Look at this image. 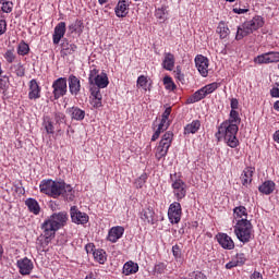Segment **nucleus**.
Returning a JSON list of instances; mask_svg holds the SVG:
<instances>
[{
  "label": "nucleus",
  "instance_id": "f257e3e1",
  "mask_svg": "<svg viewBox=\"0 0 279 279\" xmlns=\"http://www.w3.org/2000/svg\"><path fill=\"white\" fill-rule=\"evenodd\" d=\"M40 192L50 197H63L66 202H73L75 199V190L64 182L44 180L39 185Z\"/></svg>",
  "mask_w": 279,
  "mask_h": 279
},
{
  "label": "nucleus",
  "instance_id": "f03ea898",
  "mask_svg": "<svg viewBox=\"0 0 279 279\" xmlns=\"http://www.w3.org/2000/svg\"><path fill=\"white\" fill-rule=\"evenodd\" d=\"M66 221H69V216L64 211L54 213L44 221L41 230L44 231L46 243H49L51 238L56 236V232H58L60 228H64V226H66Z\"/></svg>",
  "mask_w": 279,
  "mask_h": 279
},
{
  "label": "nucleus",
  "instance_id": "7ed1b4c3",
  "mask_svg": "<svg viewBox=\"0 0 279 279\" xmlns=\"http://www.w3.org/2000/svg\"><path fill=\"white\" fill-rule=\"evenodd\" d=\"M238 132L239 126L236 124H232V122H222L218 128L216 138H218V141L223 138L229 147L234 148L239 146V140L236 138Z\"/></svg>",
  "mask_w": 279,
  "mask_h": 279
},
{
  "label": "nucleus",
  "instance_id": "20e7f679",
  "mask_svg": "<svg viewBox=\"0 0 279 279\" xmlns=\"http://www.w3.org/2000/svg\"><path fill=\"white\" fill-rule=\"evenodd\" d=\"M263 25H265V21L258 15L247 22H244L241 26L238 27L235 40H243L245 36L254 34V32H256V29H260Z\"/></svg>",
  "mask_w": 279,
  "mask_h": 279
},
{
  "label": "nucleus",
  "instance_id": "39448f33",
  "mask_svg": "<svg viewBox=\"0 0 279 279\" xmlns=\"http://www.w3.org/2000/svg\"><path fill=\"white\" fill-rule=\"evenodd\" d=\"M252 222L250 220L242 218L238 220L234 226V234L241 243H250L252 239Z\"/></svg>",
  "mask_w": 279,
  "mask_h": 279
},
{
  "label": "nucleus",
  "instance_id": "423d86ee",
  "mask_svg": "<svg viewBox=\"0 0 279 279\" xmlns=\"http://www.w3.org/2000/svg\"><path fill=\"white\" fill-rule=\"evenodd\" d=\"M88 82L92 86H97V88H106L110 82L108 81V74L101 72L97 68H93L89 72Z\"/></svg>",
  "mask_w": 279,
  "mask_h": 279
},
{
  "label": "nucleus",
  "instance_id": "0eeeda50",
  "mask_svg": "<svg viewBox=\"0 0 279 279\" xmlns=\"http://www.w3.org/2000/svg\"><path fill=\"white\" fill-rule=\"evenodd\" d=\"M173 142V132L168 131L162 135V138L157 147L156 158L160 160V158H165L169 153V148L171 147V143Z\"/></svg>",
  "mask_w": 279,
  "mask_h": 279
},
{
  "label": "nucleus",
  "instance_id": "6e6552de",
  "mask_svg": "<svg viewBox=\"0 0 279 279\" xmlns=\"http://www.w3.org/2000/svg\"><path fill=\"white\" fill-rule=\"evenodd\" d=\"M168 217L171 223H180V220L182 219V205L178 202L170 204Z\"/></svg>",
  "mask_w": 279,
  "mask_h": 279
},
{
  "label": "nucleus",
  "instance_id": "1a4fd4ad",
  "mask_svg": "<svg viewBox=\"0 0 279 279\" xmlns=\"http://www.w3.org/2000/svg\"><path fill=\"white\" fill-rule=\"evenodd\" d=\"M54 99L66 95V77H59L52 83Z\"/></svg>",
  "mask_w": 279,
  "mask_h": 279
},
{
  "label": "nucleus",
  "instance_id": "9d476101",
  "mask_svg": "<svg viewBox=\"0 0 279 279\" xmlns=\"http://www.w3.org/2000/svg\"><path fill=\"white\" fill-rule=\"evenodd\" d=\"M16 267L21 276H29V274L34 271V262H32V259L27 257H24V258L17 259Z\"/></svg>",
  "mask_w": 279,
  "mask_h": 279
},
{
  "label": "nucleus",
  "instance_id": "9b49d317",
  "mask_svg": "<svg viewBox=\"0 0 279 279\" xmlns=\"http://www.w3.org/2000/svg\"><path fill=\"white\" fill-rule=\"evenodd\" d=\"M173 195L177 197L178 202L186 197V183L184 181L177 179L172 181Z\"/></svg>",
  "mask_w": 279,
  "mask_h": 279
},
{
  "label": "nucleus",
  "instance_id": "f8f14e48",
  "mask_svg": "<svg viewBox=\"0 0 279 279\" xmlns=\"http://www.w3.org/2000/svg\"><path fill=\"white\" fill-rule=\"evenodd\" d=\"M70 215L73 223L77 226H84V223H88V215L86 213L80 211L75 206L71 207Z\"/></svg>",
  "mask_w": 279,
  "mask_h": 279
},
{
  "label": "nucleus",
  "instance_id": "ddd939ff",
  "mask_svg": "<svg viewBox=\"0 0 279 279\" xmlns=\"http://www.w3.org/2000/svg\"><path fill=\"white\" fill-rule=\"evenodd\" d=\"M195 66L198 71V73L202 75V77H208V58L197 54L195 57Z\"/></svg>",
  "mask_w": 279,
  "mask_h": 279
},
{
  "label": "nucleus",
  "instance_id": "4468645a",
  "mask_svg": "<svg viewBox=\"0 0 279 279\" xmlns=\"http://www.w3.org/2000/svg\"><path fill=\"white\" fill-rule=\"evenodd\" d=\"M216 239L223 250H234V241L227 233H218Z\"/></svg>",
  "mask_w": 279,
  "mask_h": 279
},
{
  "label": "nucleus",
  "instance_id": "2eb2a0df",
  "mask_svg": "<svg viewBox=\"0 0 279 279\" xmlns=\"http://www.w3.org/2000/svg\"><path fill=\"white\" fill-rule=\"evenodd\" d=\"M64 34H66V23L60 22L54 27L53 45H60V40H62V38H64Z\"/></svg>",
  "mask_w": 279,
  "mask_h": 279
},
{
  "label": "nucleus",
  "instance_id": "dca6fc26",
  "mask_svg": "<svg viewBox=\"0 0 279 279\" xmlns=\"http://www.w3.org/2000/svg\"><path fill=\"white\" fill-rule=\"evenodd\" d=\"M123 232H125V229L123 227H112L108 232V241L110 243H117L121 236H123Z\"/></svg>",
  "mask_w": 279,
  "mask_h": 279
},
{
  "label": "nucleus",
  "instance_id": "f3484780",
  "mask_svg": "<svg viewBox=\"0 0 279 279\" xmlns=\"http://www.w3.org/2000/svg\"><path fill=\"white\" fill-rule=\"evenodd\" d=\"M68 82L71 95L77 96L82 88V85L80 84V78H77V76L75 75H70Z\"/></svg>",
  "mask_w": 279,
  "mask_h": 279
},
{
  "label": "nucleus",
  "instance_id": "a211bd4d",
  "mask_svg": "<svg viewBox=\"0 0 279 279\" xmlns=\"http://www.w3.org/2000/svg\"><path fill=\"white\" fill-rule=\"evenodd\" d=\"M28 99H40V86L34 78L29 81Z\"/></svg>",
  "mask_w": 279,
  "mask_h": 279
},
{
  "label": "nucleus",
  "instance_id": "6ab92c4d",
  "mask_svg": "<svg viewBox=\"0 0 279 279\" xmlns=\"http://www.w3.org/2000/svg\"><path fill=\"white\" fill-rule=\"evenodd\" d=\"M130 5V3L128 2V0H119L117 7H116V15L119 19H123L125 16H128V7Z\"/></svg>",
  "mask_w": 279,
  "mask_h": 279
},
{
  "label": "nucleus",
  "instance_id": "aec40b11",
  "mask_svg": "<svg viewBox=\"0 0 279 279\" xmlns=\"http://www.w3.org/2000/svg\"><path fill=\"white\" fill-rule=\"evenodd\" d=\"M141 219L145 221V223H151L154 225L156 221V213L154 211V208L148 207L141 213Z\"/></svg>",
  "mask_w": 279,
  "mask_h": 279
},
{
  "label": "nucleus",
  "instance_id": "412c9836",
  "mask_svg": "<svg viewBox=\"0 0 279 279\" xmlns=\"http://www.w3.org/2000/svg\"><path fill=\"white\" fill-rule=\"evenodd\" d=\"M165 59L162 61V66L166 71H173V66H175V56L171 52H166Z\"/></svg>",
  "mask_w": 279,
  "mask_h": 279
},
{
  "label": "nucleus",
  "instance_id": "4be33fe9",
  "mask_svg": "<svg viewBox=\"0 0 279 279\" xmlns=\"http://www.w3.org/2000/svg\"><path fill=\"white\" fill-rule=\"evenodd\" d=\"M254 177V168L247 167L243 170V173L241 174V182L243 186H247L248 184H252V178Z\"/></svg>",
  "mask_w": 279,
  "mask_h": 279
},
{
  "label": "nucleus",
  "instance_id": "5701e85b",
  "mask_svg": "<svg viewBox=\"0 0 279 279\" xmlns=\"http://www.w3.org/2000/svg\"><path fill=\"white\" fill-rule=\"evenodd\" d=\"M275 189H276V183H274V181H266L262 185H259L258 191L264 195H271Z\"/></svg>",
  "mask_w": 279,
  "mask_h": 279
},
{
  "label": "nucleus",
  "instance_id": "b1692460",
  "mask_svg": "<svg viewBox=\"0 0 279 279\" xmlns=\"http://www.w3.org/2000/svg\"><path fill=\"white\" fill-rule=\"evenodd\" d=\"M25 205L27 206L29 213L33 215H39L40 213V205H38V201L34 198H27L25 201Z\"/></svg>",
  "mask_w": 279,
  "mask_h": 279
},
{
  "label": "nucleus",
  "instance_id": "393cba45",
  "mask_svg": "<svg viewBox=\"0 0 279 279\" xmlns=\"http://www.w3.org/2000/svg\"><path fill=\"white\" fill-rule=\"evenodd\" d=\"M202 128V122L199 120H194L186 124L184 128V134H196V132Z\"/></svg>",
  "mask_w": 279,
  "mask_h": 279
},
{
  "label": "nucleus",
  "instance_id": "a878e982",
  "mask_svg": "<svg viewBox=\"0 0 279 279\" xmlns=\"http://www.w3.org/2000/svg\"><path fill=\"white\" fill-rule=\"evenodd\" d=\"M216 32L217 34H219L221 39L228 38V36H230V28L228 27V24H226V22L223 21L219 22Z\"/></svg>",
  "mask_w": 279,
  "mask_h": 279
},
{
  "label": "nucleus",
  "instance_id": "bb28decb",
  "mask_svg": "<svg viewBox=\"0 0 279 279\" xmlns=\"http://www.w3.org/2000/svg\"><path fill=\"white\" fill-rule=\"evenodd\" d=\"M138 271V264L134 262H128L123 266L124 276H130L132 274H136Z\"/></svg>",
  "mask_w": 279,
  "mask_h": 279
},
{
  "label": "nucleus",
  "instance_id": "cd10ccee",
  "mask_svg": "<svg viewBox=\"0 0 279 279\" xmlns=\"http://www.w3.org/2000/svg\"><path fill=\"white\" fill-rule=\"evenodd\" d=\"M70 113L74 121H84V118L86 117V112L77 107H72Z\"/></svg>",
  "mask_w": 279,
  "mask_h": 279
},
{
  "label": "nucleus",
  "instance_id": "c85d7f7f",
  "mask_svg": "<svg viewBox=\"0 0 279 279\" xmlns=\"http://www.w3.org/2000/svg\"><path fill=\"white\" fill-rule=\"evenodd\" d=\"M207 95L208 94H206V90L204 89V87H202L196 93H194L192 98L187 99V104H195L197 101H202V99H204Z\"/></svg>",
  "mask_w": 279,
  "mask_h": 279
},
{
  "label": "nucleus",
  "instance_id": "c756f323",
  "mask_svg": "<svg viewBox=\"0 0 279 279\" xmlns=\"http://www.w3.org/2000/svg\"><path fill=\"white\" fill-rule=\"evenodd\" d=\"M233 215L235 219H247V209L243 206L235 207L233 209Z\"/></svg>",
  "mask_w": 279,
  "mask_h": 279
},
{
  "label": "nucleus",
  "instance_id": "7c9ffc66",
  "mask_svg": "<svg viewBox=\"0 0 279 279\" xmlns=\"http://www.w3.org/2000/svg\"><path fill=\"white\" fill-rule=\"evenodd\" d=\"M43 125L47 132V134H53L54 128H53V122H51V118L49 117H44V122Z\"/></svg>",
  "mask_w": 279,
  "mask_h": 279
},
{
  "label": "nucleus",
  "instance_id": "2f4dec72",
  "mask_svg": "<svg viewBox=\"0 0 279 279\" xmlns=\"http://www.w3.org/2000/svg\"><path fill=\"white\" fill-rule=\"evenodd\" d=\"M225 123H232L233 125H238L241 123V118H239V111L231 110L230 112V119L228 121H225Z\"/></svg>",
  "mask_w": 279,
  "mask_h": 279
},
{
  "label": "nucleus",
  "instance_id": "473e14b6",
  "mask_svg": "<svg viewBox=\"0 0 279 279\" xmlns=\"http://www.w3.org/2000/svg\"><path fill=\"white\" fill-rule=\"evenodd\" d=\"M254 61L256 64H270L268 52L257 56Z\"/></svg>",
  "mask_w": 279,
  "mask_h": 279
},
{
  "label": "nucleus",
  "instance_id": "72a5a7b5",
  "mask_svg": "<svg viewBox=\"0 0 279 279\" xmlns=\"http://www.w3.org/2000/svg\"><path fill=\"white\" fill-rule=\"evenodd\" d=\"M93 256L95 260H98L100 263V265H104V263H106V253H104V251H94Z\"/></svg>",
  "mask_w": 279,
  "mask_h": 279
},
{
  "label": "nucleus",
  "instance_id": "f704fd0d",
  "mask_svg": "<svg viewBox=\"0 0 279 279\" xmlns=\"http://www.w3.org/2000/svg\"><path fill=\"white\" fill-rule=\"evenodd\" d=\"M17 53L19 56H27L29 53V45L22 41L17 47Z\"/></svg>",
  "mask_w": 279,
  "mask_h": 279
},
{
  "label": "nucleus",
  "instance_id": "c9c22d12",
  "mask_svg": "<svg viewBox=\"0 0 279 279\" xmlns=\"http://www.w3.org/2000/svg\"><path fill=\"white\" fill-rule=\"evenodd\" d=\"M77 51V46L74 44H68L66 46H63V53L64 56H71Z\"/></svg>",
  "mask_w": 279,
  "mask_h": 279
},
{
  "label": "nucleus",
  "instance_id": "e433bc0d",
  "mask_svg": "<svg viewBox=\"0 0 279 279\" xmlns=\"http://www.w3.org/2000/svg\"><path fill=\"white\" fill-rule=\"evenodd\" d=\"M156 19H159V21H165L167 19V8L162 7L156 10L155 12Z\"/></svg>",
  "mask_w": 279,
  "mask_h": 279
},
{
  "label": "nucleus",
  "instance_id": "4c0bfd02",
  "mask_svg": "<svg viewBox=\"0 0 279 279\" xmlns=\"http://www.w3.org/2000/svg\"><path fill=\"white\" fill-rule=\"evenodd\" d=\"M203 88L207 95H210V94L215 93V90H217V88H219V83H210V84L204 86Z\"/></svg>",
  "mask_w": 279,
  "mask_h": 279
},
{
  "label": "nucleus",
  "instance_id": "58836bf2",
  "mask_svg": "<svg viewBox=\"0 0 279 279\" xmlns=\"http://www.w3.org/2000/svg\"><path fill=\"white\" fill-rule=\"evenodd\" d=\"M163 84L167 90H173L175 88V84L173 83V80H171L170 76L163 77Z\"/></svg>",
  "mask_w": 279,
  "mask_h": 279
},
{
  "label": "nucleus",
  "instance_id": "ea45409f",
  "mask_svg": "<svg viewBox=\"0 0 279 279\" xmlns=\"http://www.w3.org/2000/svg\"><path fill=\"white\" fill-rule=\"evenodd\" d=\"M189 279H208L204 272L196 270L189 274Z\"/></svg>",
  "mask_w": 279,
  "mask_h": 279
},
{
  "label": "nucleus",
  "instance_id": "a19ab883",
  "mask_svg": "<svg viewBox=\"0 0 279 279\" xmlns=\"http://www.w3.org/2000/svg\"><path fill=\"white\" fill-rule=\"evenodd\" d=\"M100 88L101 87H92L90 88V95L93 97L92 99H102Z\"/></svg>",
  "mask_w": 279,
  "mask_h": 279
},
{
  "label": "nucleus",
  "instance_id": "79ce46f5",
  "mask_svg": "<svg viewBox=\"0 0 279 279\" xmlns=\"http://www.w3.org/2000/svg\"><path fill=\"white\" fill-rule=\"evenodd\" d=\"M12 8H14V3L10 1L2 2V12H5V14H10V12H12Z\"/></svg>",
  "mask_w": 279,
  "mask_h": 279
},
{
  "label": "nucleus",
  "instance_id": "37998d69",
  "mask_svg": "<svg viewBox=\"0 0 279 279\" xmlns=\"http://www.w3.org/2000/svg\"><path fill=\"white\" fill-rule=\"evenodd\" d=\"M145 182H147V174H142L136 181L135 186L136 189H143L145 185Z\"/></svg>",
  "mask_w": 279,
  "mask_h": 279
},
{
  "label": "nucleus",
  "instance_id": "c03bdc74",
  "mask_svg": "<svg viewBox=\"0 0 279 279\" xmlns=\"http://www.w3.org/2000/svg\"><path fill=\"white\" fill-rule=\"evenodd\" d=\"M4 59L7 60V62H9V64H12V62H14V60H16V56L14 54V50H8L4 53Z\"/></svg>",
  "mask_w": 279,
  "mask_h": 279
},
{
  "label": "nucleus",
  "instance_id": "a18cd8bd",
  "mask_svg": "<svg viewBox=\"0 0 279 279\" xmlns=\"http://www.w3.org/2000/svg\"><path fill=\"white\" fill-rule=\"evenodd\" d=\"M14 69L17 77H23L25 75V66H23V64L17 63L14 65Z\"/></svg>",
  "mask_w": 279,
  "mask_h": 279
},
{
  "label": "nucleus",
  "instance_id": "49530a36",
  "mask_svg": "<svg viewBox=\"0 0 279 279\" xmlns=\"http://www.w3.org/2000/svg\"><path fill=\"white\" fill-rule=\"evenodd\" d=\"M268 53V60L271 63L279 62V52H267Z\"/></svg>",
  "mask_w": 279,
  "mask_h": 279
},
{
  "label": "nucleus",
  "instance_id": "de8ad7c7",
  "mask_svg": "<svg viewBox=\"0 0 279 279\" xmlns=\"http://www.w3.org/2000/svg\"><path fill=\"white\" fill-rule=\"evenodd\" d=\"M137 86H141L142 88H145V86H147V77L145 75L138 76Z\"/></svg>",
  "mask_w": 279,
  "mask_h": 279
},
{
  "label": "nucleus",
  "instance_id": "09e8293b",
  "mask_svg": "<svg viewBox=\"0 0 279 279\" xmlns=\"http://www.w3.org/2000/svg\"><path fill=\"white\" fill-rule=\"evenodd\" d=\"M54 120H56V123H58L59 125H60V123H64V113L57 112L54 114Z\"/></svg>",
  "mask_w": 279,
  "mask_h": 279
},
{
  "label": "nucleus",
  "instance_id": "8fccbe9b",
  "mask_svg": "<svg viewBox=\"0 0 279 279\" xmlns=\"http://www.w3.org/2000/svg\"><path fill=\"white\" fill-rule=\"evenodd\" d=\"M172 253L174 258H180V256H182V251L180 250V246L174 245L172 246Z\"/></svg>",
  "mask_w": 279,
  "mask_h": 279
},
{
  "label": "nucleus",
  "instance_id": "3c124183",
  "mask_svg": "<svg viewBox=\"0 0 279 279\" xmlns=\"http://www.w3.org/2000/svg\"><path fill=\"white\" fill-rule=\"evenodd\" d=\"M7 29H8V24L5 23V20H0V36H3Z\"/></svg>",
  "mask_w": 279,
  "mask_h": 279
},
{
  "label": "nucleus",
  "instance_id": "603ef678",
  "mask_svg": "<svg viewBox=\"0 0 279 279\" xmlns=\"http://www.w3.org/2000/svg\"><path fill=\"white\" fill-rule=\"evenodd\" d=\"M235 260L239 263V265H244L245 264V254H243V253L236 254Z\"/></svg>",
  "mask_w": 279,
  "mask_h": 279
},
{
  "label": "nucleus",
  "instance_id": "864d4df0",
  "mask_svg": "<svg viewBox=\"0 0 279 279\" xmlns=\"http://www.w3.org/2000/svg\"><path fill=\"white\" fill-rule=\"evenodd\" d=\"M233 267H239V262H236V259H232L226 264V269H233Z\"/></svg>",
  "mask_w": 279,
  "mask_h": 279
},
{
  "label": "nucleus",
  "instance_id": "5fc2aeb1",
  "mask_svg": "<svg viewBox=\"0 0 279 279\" xmlns=\"http://www.w3.org/2000/svg\"><path fill=\"white\" fill-rule=\"evenodd\" d=\"M92 105L94 108H101V98H92Z\"/></svg>",
  "mask_w": 279,
  "mask_h": 279
},
{
  "label": "nucleus",
  "instance_id": "6e6d98bb",
  "mask_svg": "<svg viewBox=\"0 0 279 279\" xmlns=\"http://www.w3.org/2000/svg\"><path fill=\"white\" fill-rule=\"evenodd\" d=\"M174 75L179 80V82H184V74H182V71H180V69H177V71H174Z\"/></svg>",
  "mask_w": 279,
  "mask_h": 279
},
{
  "label": "nucleus",
  "instance_id": "4d7b16f0",
  "mask_svg": "<svg viewBox=\"0 0 279 279\" xmlns=\"http://www.w3.org/2000/svg\"><path fill=\"white\" fill-rule=\"evenodd\" d=\"M155 271L157 274H165V264H158L155 266Z\"/></svg>",
  "mask_w": 279,
  "mask_h": 279
},
{
  "label": "nucleus",
  "instance_id": "13d9d810",
  "mask_svg": "<svg viewBox=\"0 0 279 279\" xmlns=\"http://www.w3.org/2000/svg\"><path fill=\"white\" fill-rule=\"evenodd\" d=\"M271 97H279V84H277L271 90H270Z\"/></svg>",
  "mask_w": 279,
  "mask_h": 279
},
{
  "label": "nucleus",
  "instance_id": "bf43d9fd",
  "mask_svg": "<svg viewBox=\"0 0 279 279\" xmlns=\"http://www.w3.org/2000/svg\"><path fill=\"white\" fill-rule=\"evenodd\" d=\"M239 108V100L236 98L231 99V110H236Z\"/></svg>",
  "mask_w": 279,
  "mask_h": 279
},
{
  "label": "nucleus",
  "instance_id": "052dcab7",
  "mask_svg": "<svg viewBox=\"0 0 279 279\" xmlns=\"http://www.w3.org/2000/svg\"><path fill=\"white\" fill-rule=\"evenodd\" d=\"M171 114V107L166 108V110L163 111L161 119H168L169 120V116Z\"/></svg>",
  "mask_w": 279,
  "mask_h": 279
},
{
  "label": "nucleus",
  "instance_id": "680f3d73",
  "mask_svg": "<svg viewBox=\"0 0 279 279\" xmlns=\"http://www.w3.org/2000/svg\"><path fill=\"white\" fill-rule=\"evenodd\" d=\"M248 11L250 10H247V9H239V8L233 9L234 14H245Z\"/></svg>",
  "mask_w": 279,
  "mask_h": 279
},
{
  "label": "nucleus",
  "instance_id": "e2e57ef3",
  "mask_svg": "<svg viewBox=\"0 0 279 279\" xmlns=\"http://www.w3.org/2000/svg\"><path fill=\"white\" fill-rule=\"evenodd\" d=\"M250 279H263V275H260V272H258V271H254L251 275Z\"/></svg>",
  "mask_w": 279,
  "mask_h": 279
},
{
  "label": "nucleus",
  "instance_id": "0e129e2a",
  "mask_svg": "<svg viewBox=\"0 0 279 279\" xmlns=\"http://www.w3.org/2000/svg\"><path fill=\"white\" fill-rule=\"evenodd\" d=\"M160 134H162V132L160 131H156L151 137V141H158V138L160 137Z\"/></svg>",
  "mask_w": 279,
  "mask_h": 279
},
{
  "label": "nucleus",
  "instance_id": "69168bd1",
  "mask_svg": "<svg viewBox=\"0 0 279 279\" xmlns=\"http://www.w3.org/2000/svg\"><path fill=\"white\" fill-rule=\"evenodd\" d=\"M69 29H70L71 34H73V32H77V24H71L69 26Z\"/></svg>",
  "mask_w": 279,
  "mask_h": 279
},
{
  "label": "nucleus",
  "instance_id": "338daca9",
  "mask_svg": "<svg viewBox=\"0 0 279 279\" xmlns=\"http://www.w3.org/2000/svg\"><path fill=\"white\" fill-rule=\"evenodd\" d=\"M168 128H169V126L159 123L157 131H159V132H165V130H167Z\"/></svg>",
  "mask_w": 279,
  "mask_h": 279
},
{
  "label": "nucleus",
  "instance_id": "774afa93",
  "mask_svg": "<svg viewBox=\"0 0 279 279\" xmlns=\"http://www.w3.org/2000/svg\"><path fill=\"white\" fill-rule=\"evenodd\" d=\"M274 141H276V143H279V130L275 132Z\"/></svg>",
  "mask_w": 279,
  "mask_h": 279
}]
</instances>
